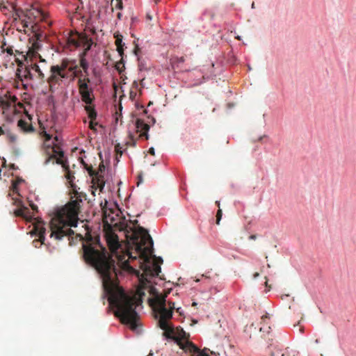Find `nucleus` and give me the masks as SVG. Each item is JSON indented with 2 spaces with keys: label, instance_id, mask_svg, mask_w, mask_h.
<instances>
[{
  "label": "nucleus",
  "instance_id": "1",
  "mask_svg": "<svg viewBox=\"0 0 356 356\" xmlns=\"http://www.w3.org/2000/svg\"><path fill=\"white\" fill-rule=\"evenodd\" d=\"M83 257L85 262L95 268L99 273L114 316L121 323L129 326L131 330L138 332L140 323L138 321L140 316L136 311L138 306L136 298L125 293L119 286L115 260L106 248L101 245L99 238L93 240L90 238L86 241L83 245Z\"/></svg>",
  "mask_w": 356,
  "mask_h": 356
},
{
  "label": "nucleus",
  "instance_id": "2",
  "mask_svg": "<svg viewBox=\"0 0 356 356\" xmlns=\"http://www.w3.org/2000/svg\"><path fill=\"white\" fill-rule=\"evenodd\" d=\"M45 152L48 157L46 158L44 164L49 163L61 165L63 171L65 172V177L72 188L75 200L69 202L63 207L57 211L56 216L50 221V236L57 241H60L64 236H70L74 234V231L70 229L76 227L79 220L80 203L83 199H86V194L79 192V188L74 183L75 177L74 172L70 170L67 160L63 159V151L58 146L51 147L45 143Z\"/></svg>",
  "mask_w": 356,
  "mask_h": 356
},
{
  "label": "nucleus",
  "instance_id": "3",
  "mask_svg": "<svg viewBox=\"0 0 356 356\" xmlns=\"http://www.w3.org/2000/svg\"><path fill=\"white\" fill-rule=\"evenodd\" d=\"M167 294L159 295L156 294L152 299V305L154 311L159 315V326L163 330V336L168 339H173L176 341L177 344L180 346L186 352H188L196 356H210L207 352V349L200 350L191 341H186L182 342L179 338H184L186 334L184 330L181 328H174L173 325L170 324L169 321L173 315V310H176L177 313L182 315V310L180 307L175 309V303L168 302V307L166 306L165 298Z\"/></svg>",
  "mask_w": 356,
  "mask_h": 356
},
{
  "label": "nucleus",
  "instance_id": "4",
  "mask_svg": "<svg viewBox=\"0 0 356 356\" xmlns=\"http://www.w3.org/2000/svg\"><path fill=\"white\" fill-rule=\"evenodd\" d=\"M138 221H134V226L126 225V238L129 240L131 248L135 250L136 256L140 257V269L143 270V277L159 276L161 267L156 264L151 262V255L153 250V241L148 231L137 225Z\"/></svg>",
  "mask_w": 356,
  "mask_h": 356
},
{
  "label": "nucleus",
  "instance_id": "5",
  "mask_svg": "<svg viewBox=\"0 0 356 356\" xmlns=\"http://www.w3.org/2000/svg\"><path fill=\"white\" fill-rule=\"evenodd\" d=\"M72 62L67 59H63L60 64L52 65L49 70V76L45 77L44 70L46 69L45 65H39L38 62L29 63V66L34 72L33 74L35 78L42 81H46L49 86V91H54V87L60 85L63 79H67L70 72H73L74 76L77 75L78 66L76 65H71Z\"/></svg>",
  "mask_w": 356,
  "mask_h": 356
},
{
  "label": "nucleus",
  "instance_id": "6",
  "mask_svg": "<svg viewBox=\"0 0 356 356\" xmlns=\"http://www.w3.org/2000/svg\"><path fill=\"white\" fill-rule=\"evenodd\" d=\"M20 19L23 21V26L29 27L31 29V33H34V36L40 39L42 37L41 29L45 28V26L40 25V22L47 24V26H51V22L49 21V15L38 8H32L23 12L22 15H18Z\"/></svg>",
  "mask_w": 356,
  "mask_h": 356
},
{
  "label": "nucleus",
  "instance_id": "7",
  "mask_svg": "<svg viewBox=\"0 0 356 356\" xmlns=\"http://www.w3.org/2000/svg\"><path fill=\"white\" fill-rule=\"evenodd\" d=\"M90 80L88 77L79 78L78 81L79 92L82 99L83 102H85V110L88 113V117L90 120H95L97 117V113L95 107L91 106L92 102L94 101V96H92V90L89 87L88 83Z\"/></svg>",
  "mask_w": 356,
  "mask_h": 356
},
{
  "label": "nucleus",
  "instance_id": "8",
  "mask_svg": "<svg viewBox=\"0 0 356 356\" xmlns=\"http://www.w3.org/2000/svg\"><path fill=\"white\" fill-rule=\"evenodd\" d=\"M105 237L109 250L116 255L118 260L123 264L124 267H129V263L124 258L128 257L129 259H136V256H133L129 250L127 251V252L122 255H118V250L121 249V245L119 241L118 236L112 230L106 231Z\"/></svg>",
  "mask_w": 356,
  "mask_h": 356
},
{
  "label": "nucleus",
  "instance_id": "9",
  "mask_svg": "<svg viewBox=\"0 0 356 356\" xmlns=\"http://www.w3.org/2000/svg\"><path fill=\"white\" fill-rule=\"evenodd\" d=\"M16 102V96H12L9 92L0 97V111L3 113L7 122H12L13 117L17 113Z\"/></svg>",
  "mask_w": 356,
  "mask_h": 356
},
{
  "label": "nucleus",
  "instance_id": "10",
  "mask_svg": "<svg viewBox=\"0 0 356 356\" xmlns=\"http://www.w3.org/2000/svg\"><path fill=\"white\" fill-rule=\"evenodd\" d=\"M15 61L17 65L16 77L18 81H22L24 89L26 90L27 86L24 82L33 81L35 78L31 67L29 66V63L24 62L19 58H16Z\"/></svg>",
  "mask_w": 356,
  "mask_h": 356
},
{
  "label": "nucleus",
  "instance_id": "11",
  "mask_svg": "<svg viewBox=\"0 0 356 356\" xmlns=\"http://www.w3.org/2000/svg\"><path fill=\"white\" fill-rule=\"evenodd\" d=\"M73 41V44L75 45V47H84V53L82 57L80 58V67H81L83 70V72H85L86 75H88V62L86 61L84 55L86 54V51L90 49V47L92 44V40L90 38H89L88 35L85 34H79L78 36V40L77 41Z\"/></svg>",
  "mask_w": 356,
  "mask_h": 356
},
{
  "label": "nucleus",
  "instance_id": "12",
  "mask_svg": "<svg viewBox=\"0 0 356 356\" xmlns=\"http://www.w3.org/2000/svg\"><path fill=\"white\" fill-rule=\"evenodd\" d=\"M15 52L22 54V60L25 63H29L31 62H38V60H39V61L41 63H44V65L46 64V60L41 57L38 51L29 49L28 51L26 52V54H24L23 51L20 52L19 51H15Z\"/></svg>",
  "mask_w": 356,
  "mask_h": 356
},
{
  "label": "nucleus",
  "instance_id": "13",
  "mask_svg": "<svg viewBox=\"0 0 356 356\" xmlns=\"http://www.w3.org/2000/svg\"><path fill=\"white\" fill-rule=\"evenodd\" d=\"M136 128L137 131L140 132V137H145L146 140L148 139L147 131H149V127L147 124L144 122L141 119H137L136 121Z\"/></svg>",
  "mask_w": 356,
  "mask_h": 356
},
{
  "label": "nucleus",
  "instance_id": "14",
  "mask_svg": "<svg viewBox=\"0 0 356 356\" xmlns=\"http://www.w3.org/2000/svg\"><path fill=\"white\" fill-rule=\"evenodd\" d=\"M41 134H42V136L44 137V153H46L45 143L47 144V145H49L50 147H60V149L62 151L60 146L58 145L57 143H56V142H57L58 140V136L54 137L55 142H52V144H50L49 141L51 140V136L49 134H48L47 132H46L45 131H43L42 133H41ZM46 156H47V157L49 156L48 155H46Z\"/></svg>",
  "mask_w": 356,
  "mask_h": 356
},
{
  "label": "nucleus",
  "instance_id": "15",
  "mask_svg": "<svg viewBox=\"0 0 356 356\" xmlns=\"http://www.w3.org/2000/svg\"><path fill=\"white\" fill-rule=\"evenodd\" d=\"M88 170L90 176H95L97 179V186L100 188L101 191L103 189V187L105 186V182L103 181V177L100 176L97 172L92 170V166L86 168Z\"/></svg>",
  "mask_w": 356,
  "mask_h": 356
},
{
  "label": "nucleus",
  "instance_id": "16",
  "mask_svg": "<svg viewBox=\"0 0 356 356\" xmlns=\"http://www.w3.org/2000/svg\"><path fill=\"white\" fill-rule=\"evenodd\" d=\"M43 39H44V35L43 34H42V37H41L40 39H38L37 37L34 36V33H33L32 38L29 39V40H31V42L32 41L33 42L31 43V47H29V49L39 51V50H40V49L41 47L40 42L43 40Z\"/></svg>",
  "mask_w": 356,
  "mask_h": 356
},
{
  "label": "nucleus",
  "instance_id": "17",
  "mask_svg": "<svg viewBox=\"0 0 356 356\" xmlns=\"http://www.w3.org/2000/svg\"><path fill=\"white\" fill-rule=\"evenodd\" d=\"M115 38H116V41H115V44L117 46V51L119 54L120 56H124V43L122 42V40L123 39V36H122L120 34H115L114 35Z\"/></svg>",
  "mask_w": 356,
  "mask_h": 356
},
{
  "label": "nucleus",
  "instance_id": "18",
  "mask_svg": "<svg viewBox=\"0 0 356 356\" xmlns=\"http://www.w3.org/2000/svg\"><path fill=\"white\" fill-rule=\"evenodd\" d=\"M17 30L20 32H24L25 33H31V29H29V27H26L23 26V21L20 19H15Z\"/></svg>",
  "mask_w": 356,
  "mask_h": 356
},
{
  "label": "nucleus",
  "instance_id": "19",
  "mask_svg": "<svg viewBox=\"0 0 356 356\" xmlns=\"http://www.w3.org/2000/svg\"><path fill=\"white\" fill-rule=\"evenodd\" d=\"M29 213V209L25 206H22L15 211V214L17 216H21L27 219V214Z\"/></svg>",
  "mask_w": 356,
  "mask_h": 356
},
{
  "label": "nucleus",
  "instance_id": "20",
  "mask_svg": "<svg viewBox=\"0 0 356 356\" xmlns=\"http://www.w3.org/2000/svg\"><path fill=\"white\" fill-rule=\"evenodd\" d=\"M17 126L24 131H33V127L29 126L26 121H24L22 120H18Z\"/></svg>",
  "mask_w": 356,
  "mask_h": 356
},
{
  "label": "nucleus",
  "instance_id": "21",
  "mask_svg": "<svg viewBox=\"0 0 356 356\" xmlns=\"http://www.w3.org/2000/svg\"><path fill=\"white\" fill-rule=\"evenodd\" d=\"M281 356H300L298 350L293 348H285Z\"/></svg>",
  "mask_w": 356,
  "mask_h": 356
},
{
  "label": "nucleus",
  "instance_id": "22",
  "mask_svg": "<svg viewBox=\"0 0 356 356\" xmlns=\"http://www.w3.org/2000/svg\"><path fill=\"white\" fill-rule=\"evenodd\" d=\"M115 69L118 71L119 74H121L122 72H124L125 67H124V62L123 60V56H120V60L115 64Z\"/></svg>",
  "mask_w": 356,
  "mask_h": 356
},
{
  "label": "nucleus",
  "instance_id": "23",
  "mask_svg": "<svg viewBox=\"0 0 356 356\" xmlns=\"http://www.w3.org/2000/svg\"><path fill=\"white\" fill-rule=\"evenodd\" d=\"M34 229L35 231L38 232L39 241L41 242V243H43L45 238V229L44 227L38 228V227H35Z\"/></svg>",
  "mask_w": 356,
  "mask_h": 356
},
{
  "label": "nucleus",
  "instance_id": "24",
  "mask_svg": "<svg viewBox=\"0 0 356 356\" xmlns=\"http://www.w3.org/2000/svg\"><path fill=\"white\" fill-rule=\"evenodd\" d=\"M278 350H277L276 347L273 346V345H270V346H268V347L266 348V350H265V353H266V356H274L276 353L277 352Z\"/></svg>",
  "mask_w": 356,
  "mask_h": 356
},
{
  "label": "nucleus",
  "instance_id": "25",
  "mask_svg": "<svg viewBox=\"0 0 356 356\" xmlns=\"http://www.w3.org/2000/svg\"><path fill=\"white\" fill-rule=\"evenodd\" d=\"M112 10L113 9L122 10L123 8V3L122 0H111Z\"/></svg>",
  "mask_w": 356,
  "mask_h": 356
},
{
  "label": "nucleus",
  "instance_id": "26",
  "mask_svg": "<svg viewBox=\"0 0 356 356\" xmlns=\"http://www.w3.org/2000/svg\"><path fill=\"white\" fill-rule=\"evenodd\" d=\"M5 135H6L7 139H8L10 143H13L16 141V136L10 131H7Z\"/></svg>",
  "mask_w": 356,
  "mask_h": 356
},
{
  "label": "nucleus",
  "instance_id": "27",
  "mask_svg": "<svg viewBox=\"0 0 356 356\" xmlns=\"http://www.w3.org/2000/svg\"><path fill=\"white\" fill-rule=\"evenodd\" d=\"M216 225H220V222L221 220V218H222V210L220 209H218V211H217V213H216Z\"/></svg>",
  "mask_w": 356,
  "mask_h": 356
},
{
  "label": "nucleus",
  "instance_id": "28",
  "mask_svg": "<svg viewBox=\"0 0 356 356\" xmlns=\"http://www.w3.org/2000/svg\"><path fill=\"white\" fill-rule=\"evenodd\" d=\"M120 149L121 147L119 144L115 146V151H116L117 154L119 155L120 156H121L122 155V151L120 150Z\"/></svg>",
  "mask_w": 356,
  "mask_h": 356
},
{
  "label": "nucleus",
  "instance_id": "29",
  "mask_svg": "<svg viewBox=\"0 0 356 356\" xmlns=\"http://www.w3.org/2000/svg\"><path fill=\"white\" fill-rule=\"evenodd\" d=\"M4 51H6L7 54L12 55L13 54L12 47H7L6 49H3Z\"/></svg>",
  "mask_w": 356,
  "mask_h": 356
},
{
  "label": "nucleus",
  "instance_id": "30",
  "mask_svg": "<svg viewBox=\"0 0 356 356\" xmlns=\"http://www.w3.org/2000/svg\"><path fill=\"white\" fill-rule=\"evenodd\" d=\"M96 125H97V123H95L94 120H90V129L95 130V126H96Z\"/></svg>",
  "mask_w": 356,
  "mask_h": 356
},
{
  "label": "nucleus",
  "instance_id": "31",
  "mask_svg": "<svg viewBox=\"0 0 356 356\" xmlns=\"http://www.w3.org/2000/svg\"><path fill=\"white\" fill-rule=\"evenodd\" d=\"M7 131V129H3L2 127H0V136L5 135Z\"/></svg>",
  "mask_w": 356,
  "mask_h": 356
},
{
  "label": "nucleus",
  "instance_id": "32",
  "mask_svg": "<svg viewBox=\"0 0 356 356\" xmlns=\"http://www.w3.org/2000/svg\"><path fill=\"white\" fill-rule=\"evenodd\" d=\"M139 51H140V47L138 45H136L135 49H134V54H135V55L138 56V53Z\"/></svg>",
  "mask_w": 356,
  "mask_h": 356
},
{
  "label": "nucleus",
  "instance_id": "33",
  "mask_svg": "<svg viewBox=\"0 0 356 356\" xmlns=\"http://www.w3.org/2000/svg\"><path fill=\"white\" fill-rule=\"evenodd\" d=\"M177 62L178 63H184L185 62V57L184 56H181L178 58H177Z\"/></svg>",
  "mask_w": 356,
  "mask_h": 356
},
{
  "label": "nucleus",
  "instance_id": "34",
  "mask_svg": "<svg viewBox=\"0 0 356 356\" xmlns=\"http://www.w3.org/2000/svg\"><path fill=\"white\" fill-rule=\"evenodd\" d=\"M148 152L149 154L154 156V149L153 147L149 149Z\"/></svg>",
  "mask_w": 356,
  "mask_h": 356
},
{
  "label": "nucleus",
  "instance_id": "35",
  "mask_svg": "<svg viewBox=\"0 0 356 356\" xmlns=\"http://www.w3.org/2000/svg\"><path fill=\"white\" fill-rule=\"evenodd\" d=\"M132 88H135L136 89H137V88H138V83H137L136 81H134V84H132Z\"/></svg>",
  "mask_w": 356,
  "mask_h": 356
},
{
  "label": "nucleus",
  "instance_id": "36",
  "mask_svg": "<svg viewBox=\"0 0 356 356\" xmlns=\"http://www.w3.org/2000/svg\"><path fill=\"white\" fill-rule=\"evenodd\" d=\"M249 238L250 240H254L256 238V235H251L250 236Z\"/></svg>",
  "mask_w": 356,
  "mask_h": 356
},
{
  "label": "nucleus",
  "instance_id": "37",
  "mask_svg": "<svg viewBox=\"0 0 356 356\" xmlns=\"http://www.w3.org/2000/svg\"><path fill=\"white\" fill-rule=\"evenodd\" d=\"M104 168H105V166H104L103 164H102V165H99V170H100V171H102V170H104Z\"/></svg>",
  "mask_w": 356,
  "mask_h": 356
},
{
  "label": "nucleus",
  "instance_id": "38",
  "mask_svg": "<svg viewBox=\"0 0 356 356\" xmlns=\"http://www.w3.org/2000/svg\"><path fill=\"white\" fill-rule=\"evenodd\" d=\"M136 95V93L133 92L132 90L130 92V97H132Z\"/></svg>",
  "mask_w": 356,
  "mask_h": 356
},
{
  "label": "nucleus",
  "instance_id": "39",
  "mask_svg": "<svg viewBox=\"0 0 356 356\" xmlns=\"http://www.w3.org/2000/svg\"><path fill=\"white\" fill-rule=\"evenodd\" d=\"M259 273H255L254 274V278H256V277H259Z\"/></svg>",
  "mask_w": 356,
  "mask_h": 356
},
{
  "label": "nucleus",
  "instance_id": "40",
  "mask_svg": "<svg viewBox=\"0 0 356 356\" xmlns=\"http://www.w3.org/2000/svg\"><path fill=\"white\" fill-rule=\"evenodd\" d=\"M216 206H217L218 207H219V208H220V201H216Z\"/></svg>",
  "mask_w": 356,
  "mask_h": 356
},
{
  "label": "nucleus",
  "instance_id": "41",
  "mask_svg": "<svg viewBox=\"0 0 356 356\" xmlns=\"http://www.w3.org/2000/svg\"><path fill=\"white\" fill-rule=\"evenodd\" d=\"M121 16H122L121 13H118L117 17H118V18L119 19H120Z\"/></svg>",
  "mask_w": 356,
  "mask_h": 356
},
{
  "label": "nucleus",
  "instance_id": "42",
  "mask_svg": "<svg viewBox=\"0 0 356 356\" xmlns=\"http://www.w3.org/2000/svg\"><path fill=\"white\" fill-rule=\"evenodd\" d=\"M147 18L150 20L152 19V17L149 15H147Z\"/></svg>",
  "mask_w": 356,
  "mask_h": 356
},
{
  "label": "nucleus",
  "instance_id": "43",
  "mask_svg": "<svg viewBox=\"0 0 356 356\" xmlns=\"http://www.w3.org/2000/svg\"><path fill=\"white\" fill-rule=\"evenodd\" d=\"M31 207H32V209H33V210H35V209H37V207H36V206H35V205H32Z\"/></svg>",
  "mask_w": 356,
  "mask_h": 356
},
{
  "label": "nucleus",
  "instance_id": "44",
  "mask_svg": "<svg viewBox=\"0 0 356 356\" xmlns=\"http://www.w3.org/2000/svg\"><path fill=\"white\" fill-rule=\"evenodd\" d=\"M139 177V181H142V177H141V175H139V177Z\"/></svg>",
  "mask_w": 356,
  "mask_h": 356
},
{
  "label": "nucleus",
  "instance_id": "45",
  "mask_svg": "<svg viewBox=\"0 0 356 356\" xmlns=\"http://www.w3.org/2000/svg\"><path fill=\"white\" fill-rule=\"evenodd\" d=\"M236 39L238 40H241V38L240 36H236Z\"/></svg>",
  "mask_w": 356,
  "mask_h": 356
},
{
  "label": "nucleus",
  "instance_id": "46",
  "mask_svg": "<svg viewBox=\"0 0 356 356\" xmlns=\"http://www.w3.org/2000/svg\"><path fill=\"white\" fill-rule=\"evenodd\" d=\"M193 306H197V303H196V302H193Z\"/></svg>",
  "mask_w": 356,
  "mask_h": 356
},
{
  "label": "nucleus",
  "instance_id": "47",
  "mask_svg": "<svg viewBox=\"0 0 356 356\" xmlns=\"http://www.w3.org/2000/svg\"><path fill=\"white\" fill-rule=\"evenodd\" d=\"M263 137H264V136H260V137L259 138V141L261 140V139H262V138H263Z\"/></svg>",
  "mask_w": 356,
  "mask_h": 356
},
{
  "label": "nucleus",
  "instance_id": "48",
  "mask_svg": "<svg viewBox=\"0 0 356 356\" xmlns=\"http://www.w3.org/2000/svg\"><path fill=\"white\" fill-rule=\"evenodd\" d=\"M267 317H268V316L266 315V316H263L261 317V318H262V319H264V318H267Z\"/></svg>",
  "mask_w": 356,
  "mask_h": 356
},
{
  "label": "nucleus",
  "instance_id": "49",
  "mask_svg": "<svg viewBox=\"0 0 356 356\" xmlns=\"http://www.w3.org/2000/svg\"><path fill=\"white\" fill-rule=\"evenodd\" d=\"M315 342H316V343H319V340H318V339H316V340H315Z\"/></svg>",
  "mask_w": 356,
  "mask_h": 356
},
{
  "label": "nucleus",
  "instance_id": "50",
  "mask_svg": "<svg viewBox=\"0 0 356 356\" xmlns=\"http://www.w3.org/2000/svg\"><path fill=\"white\" fill-rule=\"evenodd\" d=\"M160 0H154V2H156V3H157Z\"/></svg>",
  "mask_w": 356,
  "mask_h": 356
},
{
  "label": "nucleus",
  "instance_id": "51",
  "mask_svg": "<svg viewBox=\"0 0 356 356\" xmlns=\"http://www.w3.org/2000/svg\"><path fill=\"white\" fill-rule=\"evenodd\" d=\"M147 356H152V354L150 353V354L147 355Z\"/></svg>",
  "mask_w": 356,
  "mask_h": 356
},
{
  "label": "nucleus",
  "instance_id": "52",
  "mask_svg": "<svg viewBox=\"0 0 356 356\" xmlns=\"http://www.w3.org/2000/svg\"><path fill=\"white\" fill-rule=\"evenodd\" d=\"M252 8H254V3H252Z\"/></svg>",
  "mask_w": 356,
  "mask_h": 356
},
{
  "label": "nucleus",
  "instance_id": "53",
  "mask_svg": "<svg viewBox=\"0 0 356 356\" xmlns=\"http://www.w3.org/2000/svg\"><path fill=\"white\" fill-rule=\"evenodd\" d=\"M17 54L21 55V54H19V53H17ZM15 56H17V52H16V54H15Z\"/></svg>",
  "mask_w": 356,
  "mask_h": 356
}]
</instances>
